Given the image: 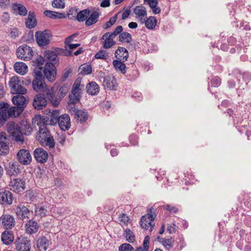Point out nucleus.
Wrapping results in <instances>:
<instances>
[{
	"label": "nucleus",
	"instance_id": "f257e3e1",
	"mask_svg": "<svg viewBox=\"0 0 251 251\" xmlns=\"http://www.w3.org/2000/svg\"><path fill=\"white\" fill-rule=\"evenodd\" d=\"M35 121H37V124L41 125L39 130L37 132V139L40 143L44 146L49 147L50 148H53L55 146V142L53 137L51 135L50 132L44 124L45 118L40 115H36L34 118Z\"/></svg>",
	"mask_w": 251,
	"mask_h": 251
},
{
	"label": "nucleus",
	"instance_id": "f03ea898",
	"mask_svg": "<svg viewBox=\"0 0 251 251\" xmlns=\"http://www.w3.org/2000/svg\"><path fill=\"white\" fill-rule=\"evenodd\" d=\"M32 88L37 92H43L53 105L57 106L59 105L60 100L55 97L53 88L49 89L46 85L44 78L34 77L32 81Z\"/></svg>",
	"mask_w": 251,
	"mask_h": 251
},
{
	"label": "nucleus",
	"instance_id": "7ed1b4c3",
	"mask_svg": "<svg viewBox=\"0 0 251 251\" xmlns=\"http://www.w3.org/2000/svg\"><path fill=\"white\" fill-rule=\"evenodd\" d=\"M7 131L16 142L23 143L24 140L22 131L19 125L13 122H9L6 125Z\"/></svg>",
	"mask_w": 251,
	"mask_h": 251
},
{
	"label": "nucleus",
	"instance_id": "20e7f679",
	"mask_svg": "<svg viewBox=\"0 0 251 251\" xmlns=\"http://www.w3.org/2000/svg\"><path fill=\"white\" fill-rule=\"evenodd\" d=\"M23 82L19 77L13 76L11 78L9 85L13 94H25L26 93V89L22 86Z\"/></svg>",
	"mask_w": 251,
	"mask_h": 251
},
{
	"label": "nucleus",
	"instance_id": "39448f33",
	"mask_svg": "<svg viewBox=\"0 0 251 251\" xmlns=\"http://www.w3.org/2000/svg\"><path fill=\"white\" fill-rule=\"evenodd\" d=\"M35 38L37 43L40 47L47 46L50 42L51 35L50 31L45 30L43 31H38L35 33Z\"/></svg>",
	"mask_w": 251,
	"mask_h": 251
},
{
	"label": "nucleus",
	"instance_id": "423d86ee",
	"mask_svg": "<svg viewBox=\"0 0 251 251\" xmlns=\"http://www.w3.org/2000/svg\"><path fill=\"white\" fill-rule=\"evenodd\" d=\"M32 49L26 45H23L17 50V56L19 58L24 60L30 59L33 56Z\"/></svg>",
	"mask_w": 251,
	"mask_h": 251
},
{
	"label": "nucleus",
	"instance_id": "0eeeda50",
	"mask_svg": "<svg viewBox=\"0 0 251 251\" xmlns=\"http://www.w3.org/2000/svg\"><path fill=\"white\" fill-rule=\"evenodd\" d=\"M44 74L47 79L50 82L55 80L56 75V71L55 65L52 62H47L44 68Z\"/></svg>",
	"mask_w": 251,
	"mask_h": 251
},
{
	"label": "nucleus",
	"instance_id": "6e6552de",
	"mask_svg": "<svg viewBox=\"0 0 251 251\" xmlns=\"http://www.w3.org/2000/svg\"><path fill=\"white\" fill-rule=\"evenodd\" d=\"M0 223L4 228L11 229L15 225V220L12 215L3 213L0 217Z\"/></svg>",
	"mask_w": 251,
	"mask_h": 251
},
{
	"label": "nucleus",
	"instance_id": "1a4fd4ad",
	"mask_svg": "<svg viewBox=\"0 0 251 251\" xmlns=\"http://www.w3.org/2000/svg\"><path fill=\"white\" fill-rule=\"evenodd\" d=\"M17 251H29L31 248L30 241L24 237H18L15 241Z\"/></svg>",
	"mask_w": 251,
	"mask_h": 251
},
{
	"label": "nucleus",
	"instance_id": "9d476101",
	"mask_svg": "<svg viewBox=\"0 0 251 251\" xmlns=\"http://www.w3.org/2000/svg\"><path fill=\"white\" fill-rule=\"evenodd\" d=\"M102 86L108 90H115L118 87L116 78L113 76L106 75L102 77Z\"/></svg>",
	"mask_w": 251,
	"mask_h": 251
},
{
	"label": "nucleus",
	"instance_id": "9b49d317",
	"mask_svg": "<svg viewBox=\"0 0 251 251\" xmlns=\"http://www.w3.org/2000/svg\"><path fill=\"white\" fill-rule=\"evenodd\" d=\"M17 158L21 163L25 165L30 164L32 160L29 151L26 149H21L17 154Z\"/></svg>",
	"mask_w": 251,
	"mask_h": 251
},
{
	"label": "nucleus",
	"instance_id": "f8f14e48",
	"mask_svg": "<svg viewBox=\"0 0 251 251\" xmlns=\"http://www.w3.org/2000/svg\"><path fill=\"white\" fill-rule=\"evenodd\" d=\"M9 187L11 190L16 193H20L25 190V182L21 179H14L10 181Z\"/></svg>",
	"mask_w": 251,
	"mask_h": 251
},
{
	"label": "nucleus",
	"instance_id": "ddd939ff",
	"mask_svg": "<svg viewBox=\"0 0 251 251\" xmlns=\"http://www.w3.org/2000/svg\"><path fill=\"white\" fill-rule=\"evenodd\" d=\"M154 220V217L151 214L148 213L147 214L141 217L140 221L141 226L144 229H147L148 228L150 227V231L151 232L154 226V224L152 225L151 223Z\"/></svg>",
	"mask_w": 251,
	"mask_h": 251
},
{
	"label": "nucleus",
	"instance_id": "4468645a",
	"mask_svg": "<svg viewBox=\"0 0 251 251\" xmlns=\"http://www.w3.org/2000/svg\"><path fill=\"white\" fill-rule=\"evenodd\" d=\"M9 139L3 132H0V155H5L9 152Z\"/></svg>",
	"mask_w": 251,
	"mask_h": 251
},
{
	"label": "nucleus",
	"instance_id": "2eb2a0df",
	"mask_svg": "<svg viewBox=\"0 0 251 251\" xmlns=\"http://www.w3.org/2000/svg\"><path fill=\"white\" fill-rule=\"evenodd\" d=\"M13 196L9 191H0V203L10 205L13 201Z\"/></svg>",
	"mask_w": 251,
	"mask_h": 251
},
{
	"label": "nucleus",
	"instance_id": "dca6fc26",
	"mask_svg": "<svg viewBox=\"0 0 251 251\" xmlns=\"http://www.w3.org/2000/svg\"><path fill=\"white\" fill-rule=\"evenodd\" d=\"M6 174L10 176H16L20 173L19 165L15 162H10L5 167Z\"/></svg>",
	"mask_w": 251,
	"mask_h": 251
},
{
	"label": "nucleus",
	"instance_id": "f3484780",
	"mask_svg": "<svg viewBox=\"0 0 251 251\" xmlns=\"http://www.w3.org/2000/svg\"><path fill=\"white\" fill-rule=\"evenodd\" d=\"M44 95H45V94H44ZM47 104V101L43 95L39 94L35 97L33 105L35 109L38 110L42 109L46 107Z\"/></svg>",
	"mask_w": 251,
	"mask_h": 251
},
{
	"label": "nucleus",
	"instance_id": "a211bd4d",
	"mask_svg": "<svg viewBox=\"0 0 251 251\" xmlns=\"http://www.w3.org/2000/svg\"><path fill=\"white\" fill-rule=\"evenodd\" d=\"M16 213L20 219L29 218L31 214L30 210L22 204H19L15 209Z\"/></svg>",
	"mask_w": 251,
	"mask_h": 251
},
{
	"label": "nucleus",
	"instance_id": "6ab92c4d",
	"mask_svg": "<svg viewBox=\"0 0 251 251\" xmlns=\"http://www.w3.org/2000/svg\"><path fill=\"white\" fill-rule=\"evenodd\" d=\"M58 120L57 123L61 130L66 131L70 128L71 122L69 115L65 114L60 116Z\"/></svg>",
	"mask_w": 251,
	"mask_h": 251
},
{
	"label": "nucleus",
	"instance_id": "aec40b11",
	"mask_svg": "<svg viewBox=\"0 0 251 251\" xmlns=\"http://www.w3.org/2000/svg\"><path fill=\"white\" fill-rule=\"evenodd\" d=\"M34 156L38 162L44 163L47 161L48 153L43 149L38 148L34 151Z\"/></svg>",
	"mask_w": 251,
	"mask_h": 251
},
{
	"label": "nucleus",
	"instance_id": "412c9836",
	"mask_svg": "<svg viewBox=\"0 0 251 251\" xmlns=\"http://www.w3.org/2000/svg\"><path fill=\"white\" fill-rule=\"evenodd\" d=\"M136 15V18L138 19L141 23H144L145 18L147 16V11L145 7L142 5L136 6L133 10Z\"/></svg>",
	"mask_w": 251,
	"mask_h": 251
},
{
	"label": "nucleus",
	"instance_id": "4be33fe9",
	"mask_svg": "<svg viewBox=\"0 0 251 251\" xmlns=\"http://www.w3.org/2000/svg\"><path fill=\"white\" fill-rule=\"evenodd\" d=\"M39 228V225L37 222L32 220H29L25 225L26 232L29 234L36 233Z\"/></svg>",
	"mask_w": 251,
	"mask_h": 251
},
{
	"label": "nucleus",
	"instance_id": "5701e85b",
	"mask_svg": "<svg viewBox=\"0 0 251 251\" xmlns=\"http://www.w3.org/2000/svg\"><path fill=\"white\" fill-rule=\"evenodd\" d=\"M114 38L111 36L110 32L105 33L102 37L101 40H103V48L108 49L115 45L116 42L113 40Z\"/></svg>",
	"mask_w": 251,
	"mask_h": 251
},
{
	"label": "nucleus",
	"instance_id": "b1692460",
	"mask_svg": "<svg viewBox=\"0 0 251 251\" xmlns=\"http://www.w3.org/2000/svg\"><path fill=\"white\" fill-rule=\"evenodd\" d=\"M115 55L117 59L125 62L128 57V52L126 48L119 47L115 51Z\"/></svg>",
	"mask_w": 251,
	"mask_h": 251
},
{
	"label": "nucleus",
	"instance_id": "393cba45",
	"mask_svg": "<svg viewBox=\"0 0 251 251\" xmlns=\"http://www.w3.org/2000/svg\"><path fill=\"white\" fill-rule=\"evenodd\" d=\"M1 239L3 244L8 245L14 241V236L12 231L6 230L2 233Z\"/></svg>",
	"mask_w": 251,
	"mask_h": 251
},
{
	"label": "nucleus",
	"instance_id": "a878e982",
	"mask_svg": "<svg viewBox=\"0 0 251 251\" xmlns=\"http://www.w3.org/2000/svg\"><path fill=\"white\" fill-rule=\"evenodd\" d=\"M16 72L21 75H25L28 72V67L24 62H17L14 65Z\"/></svg>",
	"mask_w": 251,
	"mask_h": 251
},
{
	"label": "nucleus",
	"instance_id": "bb28decb",
	"mask_svg": "<svg viewBox=\"0 0 251 251\" xmlns=\"http://www.w3.org/2000/svg\"><path fill=\"white\" fill-rule=\"evenodd\" d=\"M100 16V12L99 9L92 12L89 17L86 20L85 25L87 26L91 25L98 21Z\"/></svg>",
	"mask_w": 251,
	"mask_h": 251
},
{
	"label": "nucleus",
	"instance_id": "cd10ccee",
	"mask_svg": "<svg viewBox=\"0 0 251 251\" xmlns=\"http://www.w3.org/2000/svg\"><path fill=\"white\" fill-rule=\"evenodd\" d=\"M23 112L22 107H11L9 108V106H8V108L6 109V114L8 118L10 117H16L19 116Z\"/></svg>",
	"mask_w": 251,
	"mask_h": 251
},
{
	"label": "nucleus",
	"instance_id": "c85d7f7f",
	"mask_svg": "<svg viewBox=\"0 0 251 251\" xmlns=\"http://www.w3.org/2000/svg\"><path fill=\"white\" fill-rule=\"evenodd\" d=\"M87 92L91 95H97L100 91L99 85L95 82H90L86 86Z\"/></svg>",
	"mask_w": 251,
	"mask_h": 251
},
{
	"label": "nucleus",
	"instance_id": "c756f323",
	"mask_svg": "<svg viewBox=\"0 0 251 251\" xmlns=\"http://www.w3.org/2000/svg\"><path fill=\"white\" fill-rule=\"evenodd\" d=\"M12 101L14 104L17 106V107H22L23 111H24V106L26 102V100L24 96L22 95H16L13 98Z\"/></svg>",
	"mask_w": 251,
	"mask_h": 251
},
{
	"label": "nucleus",
	"instance_id": "7c9ffc66",
	"mask_svg": "<svg viewBox=\"0 0 251 251\" xmlns=\"http://www.w3.org/2000/svg\"><path fill=\"white\" fill-rule=\"evenodd\" d=\"M74 116L77 121L83 123L88 119V113L86 111L78 110Z\"/></svg>",
	"mask_w": 251,
	"mask_h": 251
},
{
	"label": "nucleus",
	"instance_id": "2f4dec72",
	"mask_svg": "<svg viewBox=\"0 0 251 251\" xmlns=\"http://www.w3.org/2000/svg\"><path fill=\"white\" fill-rule=\"evenodd\" d=\"M45 59L47 61L53 62L54 63H56L58 61L57 55L56 53L52 50H46L44 52Z\"/></svg>",
	"mask_w": 251,
	"mask_h": 251
},
{
	"label": "nucleus",
	"instance_id": "473e14b6",
	"mask_svg": "<svg viewBox=\"0 0 251 251\" xmlns=\"http://www.w3.org/2000/svg\"><path fill=\"white\" fill-rule=\"evenodd\" d=\"M37 22L33 12L29 11L28 18L25 21V25L28 28H32L36 25Z\"/></svg>",
	"mask_w": 251,
	"mask_h": 251
},
{
	"label": "nucleus",
	"instance_id": "72a5a7b5",
	"mask_svg": "<svg viewBox=\"0 0 251 251\" xmlns=\"http://www.w3.org/2000/svg\"><path fill=\"white\" fill-rule=\"evenodd\" d=\"M44 15L51 19H63L65 18V15L63 13L51 11L50 10H45L44 12Z\"/></svg>",
	"mask_w": 251,
	"mask_h": 251
},
{
	"label": "nucleus",
	"instance_id": "f704fd0d",
	"mask_svg": "<svg viewBox=\"0 0 251 251\" xmlns=\"http://www.w3.org/2000/svg\"><path fill=\"white\" fill-rule=\"evenodd\" d=\"M12 8L14 11L18 12L21 16H25L27 13L26 8L21 4L14 3Z\"/></svg>",
	"mask_w": 251,
	"mask_h": 251
},
{
	"label": "nucleus",
	"instance_id": "c9c22d12",
	"mask_svg": "<svg viewBox=\"0 0 251 251\" xmlns=\"http://www.w3.org/2000/svg\"><path fill=\"white\" fill-rule=\"evenodd\" d=\"M124 62L121 61L119 59L114 60L113 61V65L117 71H121L123 74L126 73V65L124 63Z\"/></svg>",
	"mask_w": 251,
	"mask_h": 251
},
{
	"label": "nucleus",
	"instance_id": "e433bc0d",
	"mask_svg": "<svg viewBox=\"0 0 251 251\" xmlns=\"http://www.w3.org/2000/svg\"><path fill=\"white\" fill-rule=\"evenodd\" d=\"M37 247L41 250L46 251L49 247V241L45 237H41L37 242Z\"/></svg>",
	"mask_w": 251,
	"mask_h": 251
},
{
	"label": "nucleus",
	"instance_id": "4c0bfd02",
	"mask_svg": "<svg viewBox=\"0 0 251 251\" xmlns=\"http://www.w3.org/2000/svg\"><path fill=\"white\" fill-rule=\"evenodd\" d=\"M60 113L58 110H52L51 112H50V114L49 115L50 117V123L49 124L50 125H54L57 124L58 122Z\"/></svg>",
	"mask_w": 251,
	"mask_h": 251
},
{
	"label": "nucleus",
	"instance_id": "58836bf2",
	"mask_svg": "<svg viewBox=\"0 0 251 251\" xmlns=\"http://www.w3.org/2000/svg\"><path fill=\"white\" fill-rule=\"evenodd\" d=\"M90 11L89 9H84L77 14L76 19L79 22H83L87 20V16L90 14Z\"/></svg>",
	"mask_w": 251,
	"mask_h": 251
},
{
	"label": "nucleus",
	"instance_id": "ea45409f",
	"mask_svg": "<svg viewBox=\"0 0 251 251\" xmlns=\"http://www.w3.org/2000/svg\"><path fill=\"white\" fill-rule=\"evenodd\" d=\"M78 71L81 75H89L92 72V67L90 64H84L79 67Z\"/></svg>",
	"mask_w": 251,
	"mask_h": 251
},
{
	"label": "nucleus",
	"instance_id": "a19ab883",
	"mask_svg": "<svg viewBox=\"0 0 251 251\" xmlns=\"http://www.w3.org/2000/svg\"><path fill=\"white\" fill-rule=\"evenodd\" d=\"M144 23L145 24L146 27L148 29H152L155 27L156 25L157 20L154 17L151 16L146 21L145 20Z\"/></svg>",
	"mask_w": 251,
	"mask_h": 251
},
{
	"label": "nucleus",
	"instance_id": "79ce46f5",
	"mask_svg": "<svg viewBox=\"0 0 251 251\" xmlns=\"http://www.w3.org/2000/svg\"><path fill=\"white\" fill-rule=\"evenodd\" d=\"M119 41L123 43H129L132 40L131 35L126 32L121 33L119 35Z\"/></svg>",
	"mask_w": 251,
	"mask_h": 251
},
{
	"label": "nucleus",
	"instance_id": "37998d69",
	"mask_svg": "<svg viewBox=\"0 0 251 251\" xmlns=\"http://www.w3.org/2000/svg\"><path fill=\"white\" fill-rule=\"evenodd\" d=\"M161 243L166 249L169 250L174 246V240L172 237L167 239H162Z\"/></svg>",
	"mask_w": 251,
	"mask_h": 251
},
{
	"label": "nucleus",
	"instance_id": "c03bdc74",
	"mask_svg": "<svg viewBox=\"0 0 251 251\" xmlns=\"http://www.w3.org/2000/svg\"><path fill=\"white\" fill-rule=\"evenodd\" d=\"M124 236L126 238V240L130 243H133L135 240V236L133 233L129 228H126L125 230Z\"/></svg>",
	"mask_w": 251,
	"mask_h": 251
},
{
	"label": "nucleus",
	"instance_id": "a18cd8bd",
	"mask_svg": "<svg viewBox=\"0 0 251 251\" xmlns=\"http://www.w3.org/2000/svg\"><path fill=\"white\" fill-rule=\"evenodd\" d=\"M117 16L116 15L111 17L109 20L102 25V27L104 29H107L111 27L116 22L117 20Z\"/></svg>",
	"mask_w": 251,
	"mask_h": 251
},
{
	"label": "nucleus",
	"instance_id": "49530a36",
	"mask_svg": "<svg viewBox=\"0 0 251 251\" xmlns=\"http://www.w3.org/2000/svg\"><path fill=\"white\" fill-rule=\"evenodd\" d=\"M95 57L97 59L106 60L108 58V54L106 53V50H100L95 55Z\"/></svg>",
	"mask_w": 251,
	"mask_h": 251
},
{
	"label": "nucleus",
	"instance_id": "de8ad7c7",
	"mask_svg": "<svg viewBox=\"0 0 251 251\" xmlns=\"http://www.w3.org/2000/svg\"><path fill=\"white\" fill-rule=\"evenodd\" d=\"M52 5L54 8L62 9L65 7V3L63 0H53Z\"/></svg>",
	"mask_w": 251,
	"mask_h": 251
},
{
	"label": "nucleus",
	"instance_id": "09e8293b",
	"mask_svg": "<svg viewBox=\"0 0 251 251\" xmlns=\"http://www.w3.org/2000/svg\"><path fill=\"white\" fill-rule=\"evenodd\" d=\"M43 73H44V69L41 66H36L34 69V74L35 77L44 78L43 76Z\"/></svg>",
	"mask_w": 251,
	"mask_h": 251
},
{
	"label": "nucleus",
	"instance_id": "8fccbe9b",
	"mask_svg": "<svg viewBox=\"0 0 251 251\" xmlns=\"http://www.w3.org/2000/svg\"><path fill=\"white\" fill-rule=\"evenodd\" d=\"M80 95H75L71 94L69 95V100L70 103L76 104L79 101Z\"/></svg>",
	"mask_w": 251,
	"mask_h": 251
},
{
	"label": "nucleus",
	"instance_id": "3c124183",
	"mask_svg": "<svg viewBox=\"0 0 251 251\" xmlns=\"http://www.w3.org/2000/svg\"><path fill=\"white\" fill-rule=\"evenodd\" d=\"M119 218L120 219L121 225L123 224L126 225L128 224L129 221L128 217L124 213L120 214L119 216Z\"/></svg>",
	"mask_w": 251,
	"mask_h": 251
},
{
	"label": "nucleus",
	"instance_id": "603ef678",
	"mask_svg": "<svg viewBox=\"0 0 251 251\" xmlns=\"http://www.w3.org/2000/svg\"><path fill=\"white\" fill-rule=\"evenodd\" d=\"M119 250L120 251H133V248L131 245L125 243L119 247Z\"/></svg>",
	"mask_w": 251,
	"mask_h": 251
},
{
	"label": "nucleus",
	"instance_id": "864d4df0",
	"mask_svg": "<svg viewBox=\"0 0 251 251\" xmlns=\"http://www.w3.org/2000/svg\"><path fill=\"white\" fill-rule=\"evenodd\" d=\"M22 129V131L23 134H25V135H28L31 133V127L29 124H25L22 126L21 127Z\"/></svg>",
	"mask_w": 251,
	"mask_h": 251
},
{
	"label": "nucleus",
	"instance_id": "5fc2aeb1",
	"mask_svg": "<svg viewBox=\"0 0 251 251\" xmlns=\"http://www.w3.org/2000/svg\"><path fill=\"white\" fill-rule=\"evenodd\" d=\"M6 114V109H4L0 112V124L3 125L8 119Z\"/></svg>",
	"mask_w": 251,
	"mask_h": 251
},
{
	"label": "nucleus",
	"instance_id": "6e6d98bb",
	"mask_svg": "<svg viewBox=\"0 0 251 251\" xmlns=\"http://www.w3.org/2000/svg\"><path fill=\"white\" fill-rule=\"evenodd\" d=\"M75 104L70 103V102H68L67 106V109L69 112L72 115H74V116L76 114V111L78 110V109H76Z\"/></svg>",
	"mask_w": 251,
	"mask_h": 251
},
{
	"label": "nucleus",
	"instance_id": "4d7b16f0",
	"mask_svg": "<svg viewBox=\"0 0 251 251\" xmlns=\"http://www.w3.org/2000/svg\"><path fill=\"white\" fill-rule=\"evenodd\" d=\"M123 30V28L122 25H118L117 26L116 29L113 32H110V35L111 36L115 38L118 35H120L121 33H122V31Z\"/></svg>",
	"mask_w": 251,
	"mask_h": 251
},
{
	"label": "nucleus",
	"instance_id": "13d9d810",
	"mask_svg": "<svg viewBox=\"0 0 251 251\" xmlns=\"http://www.w3.org/2000/svg\"><path fill=\"white\" fill-rule=\"evenodd\" d=\"M47 210L45 209L43 207H40L36 208L35 210V213L37 215H39L40 216H45L46 215Z\"/></svg>",
	"mask_w": 251,
	"mask_h": 251
},
{
	"label": "nucleus",
	"instance_id": "bf43d9fd",
	"mask_svg": "<svg viewBox=\"0 0 251 251\" xmlns=\"http://www.w3.org/2000/svg\"><path fill=\"white\" fill-rule=\"evenodd\" d=\"M149 244H150V237L149 236H146L145 237L144 242H143V248L145 251H148L149 248Z\"/></svg>",
	"mask_w": 251,
	"mask_h": 251
},
{
	"label": "nucleus",
	"instance_id": "052dcab7",
	"mask_svg": "<svg viewBox=\"0 0 251 251\" xmlns=\"http://www.w3.org/2000/svg\"><path fill=\"white\" fill-rule=\"evenodd\" d=\"M19 31L16 28H13L10 29L9 35L12 38H15L18 36Z\"/></svg>",
	"mask_w": 251,
	"mask_h": 251
},
{
	"label": "nucleus",
	"instance_id": "680f3d73",
	"mask_svg": "<svg viewBox=\"0 0 251 251\" xmlns=\"http://www.w3.org/2000/svg\"><path fill=\"white\" fill-rule=\"evenodd\" d=\"M46 59H45V57H43L41 56H39L36 58L35 60L34 61V63L36 66H40L41 65L43 64Z\"/></svg>",
	"mask_w": 251,
	"mask_h": 251
},
{
	"label": "nucleus",
	"instance_id": "e2e57ef3",
	"mask_svg": "<svg viewBox=\"0 0 251 251\" xmlns=\"http://www.w3.org/2000/svg\"><path fill=\"white\" fill-rule=\"evenodd\" d=\"M165 208L166 210L173 213H176L178 211V209L176 207L172 206L170 204H167L165 205Z\"/></svg>",
	"mask_w": 251,
	"mask_h": 251
},
{
	"label": "nucleus",
	"instance_id": "0e129e2a",
	"mask_svg": "<svg viewBox=\"0 0 251 251\" xmlns=\"http://www.w3.org/2000/svg\"><path fill=\"white\" fill-rule=\"evenodd\" d=\"M211 84L213 87H217L221 84V79L219 77H215L211 80Z\"/></svg>",
	"mask_w": 251,
	"mask_h": 251
},
{
	"label": "nucleus",
	"instance_id": "69168bd1",
	"mask_svg": "<svg viewBox=\"0 0 251 251\" xmlns=\"http://www.w3.org/2000/svg\"><path fill=\"white\" fill-rule=\"evenodd\" d=\"M68 87L66 85H64L61 87L59 90V94L62 97H63L68 92Z\"/></svg>",
	"mask_w": 251,
	"mask_h": 251
},
{
	"label": "nucleus",
	"instance_id": "338daca9",
	"mask_svg": "<svg viewBox=\"0 0 251 251\" xmlns=\"http://www.w3.org/2000/svg\"><path fill=\"white\" fill-rule=\"evenodd\" d=\"M176 226L175 224L170 225L167 228V231L170 234L174 233L176 232Z\"/></svg>",
	"mask_w": 251,
	"mask_h": 251
},
{
	"label": "nucleus",
	"instance_id": "774afa93",
	"mask_svg": "<svg viewBox=\"0 0 251 251\" xmlns=\"http://www.w3.org/2000/svg\"><path fill=\"white\" fill-rule=\"evenodd\" d=\"M72 73V70L71 69H69L66 70L63 74L62 76L61 77V80L63 81H64L69 76V75Z\"/></svg>",
	"mask_w": 251,
	"mask_h": 251
}]
</instances>
